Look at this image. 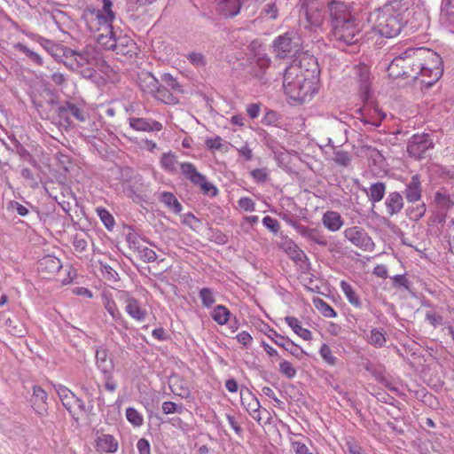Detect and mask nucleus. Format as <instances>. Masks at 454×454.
Masks as SVG:
<instances>
[{"mask_svg": "<svg viewBox=\"0 0 454 454\" xmlns=\"http://www.w3.org/2000/svg\"><path fill=\"white\" fill-rule=\"evenodd\" d=\"M98 44L106 50H112L116 54L121 55H128L134 48V42L129 36H117L114 29L110 35H101L98 39Z\"/></svg>", "mask_w": 454, "mask_h": 454, "instance_id": "nucleus-6", "label": "nucleus"}, {"mask_svg": "<svg viewBox=\"0 0 454 454\" xmlns=\"http://www.w3.org/2000/svg\"><path fill=\"white\" fill-rule=\"evenodd\" d=\"M138 253L140 259H142L144 262H153L157 259L156 253L149 247H145L140 248Z\"/></svg>", "mask_w": 454, "mask_h": 454, "instance_id": "nucleus-49", "label": "nucleus"}, {"mask_svg": "<svg viewBox=\"0 0 454 454\" xmlns=\"http://www.w3.org/2000/svg\"><path fill=\"white\" fill-rule=\"evenodd\" d=\"M287 253L289 256L294 260H301V255L303 254L302 251L294 244H292L288 247Z\"/></svg>", "mask_w": 454, "mask_h": 454, "instance_id": "nucleus-63", "label": "nucleus"}, {"mask_svg": "<svg viewBox=\"0 0 454 454\" xmlns=\"http://www.w3.org/2000/svg\"><path fill=\"white\" fill-rule=\"evenodd\" d=\"M328 12L333 27L336 24H341L353 18L348 6L340 1H331L328 4Z\"/></svg>", "mask_w": 454, "mask_h": 454, "instance_id": "nucleus-12", "label": "nucleus"}, {"mask_svg": "<svg viewBox=\"0 0 454 454\" xmlns=\"http://www.w3.org/2000/svg\"><path fill=\"white\" fill-rule=\"evenodd\" d=\"M119 442L117 439L108 434H101L95 439V448L101 453H114L117 451Z\"/></svg>", "mask_w": 454, "mask_h": 454, "instance_id": "nucleus-16", "label": "nucleus"}, {"mask_svg": "<svg viewBox=\"0 0 454 454\" xmlns=\"http://www.w3.org/2000/svg\"><path fill=\"white\" fill-rule=\"evenodd\" d=\"M33 396L36 400L41 401L43 403H45L48 398L47 393L41 387L35 386L33 388Z\"/></svg>", "mask_w": 454, "mask_h": 454, "instance_id": "nucleus-58", "label": "nucleus"}, {"mask_svg": "<svg viewBox=\"0 0 454 454\" xmlns=\"http://www.w3.org/2000/svg\"><path fill=\"white\" fill-rule=\"evenodd\" d=\"M62 268L60 260L51 254L43 256L38 263V270L44 278H50Z\"/></svg>", "mask_w": 454, "mask_h": 454, "instance_id": "nucleus-14", "label": "nucleus"}, {"mask_svg": "<svg viewBox=\"0 0 454 454\" xmlns=\"http://www.w3.org/2000/svg\"><path fill=\"white\" fill-rule=\"evenodd\" d=\"M239 207L246 212H253L255 209L254 201L248 197H241L238 200Z\"/></svg>", "mask_w": 454, "mask_h": 454, "instance_id": "nucleus-50", "label": "nucleus"}, {"mask_svg": "<svg viewBox=\"0 0 454 454\" xmlns=\"http://www.w3.org/2000/svg\"><path fill=\"white\" fill-rule=\"evenodd\" d=\"M322 223L328 231L335 232L341 229L344 221L339 212L328 210L322 216Z\"/></svg>", "mask_w": 454, "mask_h": 454, "instance_id": "nucleus-21", "label": "nucleus"}, {"mask_svg": "<svg viewBox=\"0 0 454 454\" xmlns=\"http://www.w3.org/2000/svg\"><path fill=\"white\" fill-rule=\"evenodd\" d=\"M307 239L311 240L320 246L327 245L326 237L324 235V233L320 230H318L317 228L310 229L309 235L307 237Z\"/></svg>", "mask_w": 454, "mask_h": 454, "instance_id": "nucleus-43", "label": "nucleus"}, {"mask_svg": "<svg viewBox=\"0 0 454 454\" xmlns=\"http://www.w3.org/2000/svg\"><path fill=\"white\" fill-rule=\"evenodd\" d=\"M279 372L287 379H294L297 371L294 366L287 360H281L278 365Z\"/></svg>", "mask_w": 454, "mask_h": 454, "instance_id": "nucleus-41", "label": "nucleus"}, {"mask_svg": "<svg viewBox=\"0 0 454 454\" xmlns=\"http://www.w3.org/2000/svg\"><path fill=\"white\" fill-rule=\"evenodd\" d=\"M320 69L317 59L302 53L286 69L283 79L285 94L298 103L309 102L319 91Z\"/></svg>", "mask_w": 454, "mask_h": 454, "instance_id": "nucleus-2", "label": "nucleus"}, {"mask_svg": "<svg viewBox=\"0 0 454 454\" xmlns=\"http://www.w3.org/2000/svg\"><path fill=\"white\" fill-rule=\"evenodd\" d=\"M387 340L383 331L377 328L372 329L368 336V342L375 348H381L385 345Z\"/></svg>", "mask_w": 454, "mask_h": 454, "instance_id": "nucleus-38", "label": "nucleus"}, {"mask_svg": "<svg viewBox=\"0 0 454 454\" xmlns=\"http://www.w3.org/2000/svg\"><path fill=\"white\" fill-rule=\"evenodd\" d=\"M102 10L88 6L82 14V19L88 29L93 34V36L98 43L99 37L105 35H110L113 28V21L115 14L113 12V3L111 0H102Z\"/></svg>", "mask_w": 454, "mask_h": 454, "instance_id": "nucleus-4", "label": "nucleus"}, {"mask_svg": "<svg viewBox=\"0 0 454 454\" xmlns=\"http://www.w3.org/2000/svg\"><path fill=\"white\" fill-rule=\"evenodd\" d=\"M126 418L134 427H141L144 424L143 415L132 407L126 409Z\"/></svg>", "mask_w": 454, "mask_h": 454, "instance_id": "nucleus-39", "label": "nucleus"}, {"mask_svg": "<svg viewBox=\"0 0 454 454\" xmlns=\"http://www.w3.org/2000/svg\"><path fill=\"white\" fill-rule=\"evenodd\" d=\"M251 176L257 183H263L268 179V173L264 168H256L251 171Z\"/></svg>", "mask_w": 454, "mask_h": 454, "instance_id": "nucleus-55", "label": "nucleus"}, {"mask_svg": "<svg viewBox=\"0 0 454 454\" xmlns=\"http://www.w3.org/2000/svg\"><path fill=\"white\" fill-rule=\"evenodd\" d=\"M235 338L238 340V342L241 344V346L245 348H248L249 347H251L253 343V337L247 331H242L239 333Z\"/></svg>", "mask_w": 454, "mask_h": 454, "instance_id": "nucleus-48", "label": "nucleus"}, {"mask_svg": "<svg viewBox=\"0 0 454 454\" xmlns=\"http://www.w3.org/2000/svg\"><path fill=\"white\" fill-rule=\"evenodd\" d=\"M340 286L348 302L355 308H361V300L353 286L345 280H341Z\"/></svg>", "mask_w": 454, "mask_h": 454, "instance_id": "nucleus-27", "label": "nucleus"}, {"mask_svg": "<svg viewBox=\"0 0 454 454\" xmlns=\"http://www.w3.org/2000/svg\"><path fill=\"white\" fill-rule=\"evenodd\" d=\"M159 200L162 202L166 207L174 211L175 213H179L182 210V206L178 202L176 197L168 192H163L160 194Z\"/></svg>", "mask_w": 454, "mask_h": 454, "instance_id": "nucleus-31", "label": "nucleus"}, {"mask_svg": "<svg viewBox=\"0 0 454 454\" xmlns=\"http://www.w3.org/2000/svg\"><path fill=\"white\" fill-rule=\"evenodd\" d=\"M262 13L270 20H276L278 16V10L276 4H267L262 10Z\"/></svg>", "mask_w": 454, "mask_h": 454, "instance_id": "nucleus-53", "label": "nucleus"}, {"mask_svg": "<svg viewBox=\"0 0 454 454\" xmlns=\"http://www.w3.org/2000/svg\"><path fill=\"white\" fill-rule=\"evenodd\" d=\"M301 8L305 12L308 23L314 27H320L325 20L323 6L316 1L300 0Z\"/></svg>", "mask_w": 454, "mask_h": 454, "instance_id": "nucleus-11", "label": "nucleus"}, {"mask_svg": "<svg viewBox=\"0 0 454 454\" xmlns=\"http://www.w3.org/2000/svg\"><path fill=\"white\" fill-rule=\"evenodd\" d=\"M161 82L168 85L175 92H183L182 86L177 80L168 73H164L160 76Z\"/></svg>", "mask_w": 454, "mask_h": 454, "instance_id": "nucleus-44", "label": "nucleus"}, {"mask_svg": "<svg viewBox=\"0 0 454 454\" xmlns=\"http://www.w3.org/2000/svg\"><path fill=\"white\" fill-rule=\"evenodd\" d=\"M415 14L413 4L393 2L371 12L368 21L382 36L392 38L399 35L403 24Z\"/></svg>", "mask_w": 454, "mask_h": 454, "instance_id": "nucleus-3", "label": "nucleus"}, {"mask_svg": "<svg viewBox=\"0 0 454 454\" xmlns=\"http://www.w3.org/2000/svg\"><path fill=\"white\" fill-rule=\"evenodd\" d=\"M334 161L341 166H348L350 161L349 155L345 152H337L334 156Z\"/></svg>", "mask_w": 454, "mask_h": 454, "instance_id": "nucleus-57", "label": "nucleus"}, {"mask_svg": "<svg viewBox=\"0 0 454 454\" xmlns=\"http://www.w3.org/2000/svg\"><path fill=\"white\" fill-rule=\"evenodd\" d=\"M54 389L62 402V404L69 412L73 411L75 405L80 406L79 403L81 401L76 398L74 394L67 387L60 384L54 385Z\"/></svg>", "mask_w": 454, "mask_h": 454, "instance_id": "nucleus-17", "label": "nucleus"}, {"mask_svg": "<svg viewBox=\"0 0 454 454\" xmlns=\"http://www.w3.org/2000/svg\"><path fill=\"white\" fill-rule=\"evenodd\" d=\"M426 205L425 203H420L416 207H411L408 210V216L411 220L419 221L422 218L426 213Z\"/></svg>", "mask_w": 454, "mask_h": 454, "instance_id": "nucleus-46", "label": "nucleus"}, {"mask_svg": "<svg viewBox=\"0 0 454 454\" xmlns=\"http://www.w3.org/2000/svg\"><path fill=\"white\" fill-rule=\"evenodd\" d=\"M387 72L393 78H411L421 90H427L442 77L443 64L441 56L433 50L411 48L395 57Z\"/></svg>", "mask_w": 454, "mask_h": 454, "instance_id": "nucleus-1", "label": "nucleus"}, {"mask_svg": "<svg viewBox=\"0 0 454 454\" xmlns=\"http://www.w3.org/2000/svg\"><path fill=\"white\" fill-rule=\"evenodd\" d=\"M67 113L81 122H84L87 120V114H85V112L76 105L67 104L66 107H61L59 109L60 117H62L64 114Z\"/></svg>", "mask_w": 454, "mask_h": 454, "instance_id": "nucleus-32", "label": "nucleus"}, {"mask_svg": "<svg viewBox=\"0 0 454 454\" xmlns=\"http://www.w3.org/2000/svg\"><path fill=\"white\" fill-rule=\"evenodd\" d=\"M364 111L365 112L364 116V122L370 123L376 127L380 126L381 121L386 117V114L376 106H366L364 107Z\"/></svg>", "mask_w": 454, "mask_h": 454, "instance_id": "nucleus-25", "label": "nucleus"}, {"mask_svg": "<svg viewBox=\"0 0 454 454\" xmlns=\"http://www.w3.org/2000/svg\"><path fill=\"white\" fill-rule=\"evenodd\" d=\"M434 201L441 209L449 210L454 206V201L446 191L440 190L434 194Z\"/></svg>", "mask_w": 454, "mask_h": 454, "instance_id": "nucleus-33", "label": "nucleus"}, {"mask_svg": "<svg viewBox=\"0 0 454 454\" xmlns=\"http://www.w3.org/2000/svg\"><path fill=\"white\" fill-rule=\"evenodd\" d=\"M261 112L260 104H251L247 107V113L251 119H256Z\"/></svg>", "mask_w": 454, "mask_h": 454, "instance_id": "nucleus-61", "label": "nucleus"}, {"mask_svg": "<svg viewBox=\"0 0 454 454\" xmlns=\"http://www.w3.org/2000/svg\"><path fill=\"white\" fill-rule=\"evenodd\" d=\"M262 223L267 229L271 231L273 233H277L280 229L279 223L276 219L269 215L263 217Z\"/></svg>", "mask_w": 454, "mask_h": 454, "instance_id": "nucleus-51", "label": "nucleus"}, {"mask_svg": "<svg viewBox=\"0 0 454 454\" xmlns=\"http://www.w3.org/2000/svg\"><path fill=\"white\" fill-rule=\"evenodd\" d=\"M15 48L19 50L20 51L25 53L27 57H29L35 63H36L39 66H43V59L42 57L37 54L36 52L31 51L28 49L26 45L22 43H17L15 45Z\"/></svg>", "mask_w": 454, "mask_h": 454, "instance_id": "nucleus-45", "label": "nucleus"}, {"mask_svg": "<svg viewBox=\"0 0 454 454\" xmlns=\"http://www.w3.org/2000/svg\"><path fill=\"white\" fill-rule=\"evenodd\" d=\"M129 126L137 131L154 132L160 131L163 126L160 122L146 118L132 117L129 120Z\"/></svg>", "mask_w": 454, "mask_h": 454, "instance_id": "nucleus-15", "label": "nucleus"}, {"mask_svg": "<svg viewBox=\"0 0 454 454\" xmlns=\"http://www.w3.org/2000/svg\"><path fill=\"white\" fill-rule=\"evenodd\" d=\"M276 345L285 348L288 352H290L292 355H295L294 351L288 349L286 347V342L290 343L292 346H294L296 348H299L298 345H296L293 340H291L288 337H285L276 332L275 330H270V333L267 335Z\"/></svg>", "mask_w": 454, "mask_h": 454, "instance_id": "nucleus-36", "label": "nucleus"}, {"mask_svg": "<svg viewBox=\"0 0 454 454\" xmlns=\"http://www.w3.org/2000/svg\"><path fill=\"white\" fill-rule=\"evenodd\" d=\"M285 321L288 326L292 328V330L302 340H312V333L309 329L302 327L298 318L294 317H286Z\"/></svg>", "mask_w": 454, "mask_h": 454, "instance_id": "nucleus-24", "label": "nucleus"}, {"mask_svg": "<svg viewBox=\"0 0 454 454\" xmlns=\"http://www.w3.org/2000/svg\"><path fill=\"white\" fill-rule=\"evenodd\" d=\"M160 167L167 172L174 174L177 171L178 161L172 153H164L160 157Z\"/></svg>", "mask_w": 454, "mask_h": 454, "instance_id": "nucleus-29", "label": "nucleus"}, {"mask_svg": "<svg viewBox=\"0 0 454 454\" xmlns=\"http://www.w3.org/2000/svg\"><path fill=\"white\" fill-rule=\"evenodd\" d=\"M319 353L324 361L329 365L336 364V357L333 355L332 349L327 344L324 343L321 346Z\"/></svg>", "mask_w": 454, "mask_h": 454, "instance_id": "nucleus-47", "label": "nucleus"}, {"mask_svg": "<svg viewBox=\"0 0 454 454\" xmlns=\"http://www.w3.org/2000/svg\"><path fill=\"white\" fill-rule=\"evenodd\" d=\"M217 10L224 17H234L239 13L242 0H215Z\"/></svg>", "mask_w": 454, "mask_h": 454, "instance_id": "nucleus-22", "label": "nucleus"}, {"mask_svg": "<svg viewBox=\"0 0 454 454\" xmlns=\"http://www.w3.org/2000/svg\"><path fill=\"white\" fill-rule=\"evenodd\" d=\"M156 0H128V8L131 11H137L139 8L152 4Z\"/></svg>", "mask_w": 454, "mask_h": 454, "instance_id": "nucleus-54", "label": "nucleus"}, {"mask_svg": "<svg viewBox=\"0 0 454 454\" xmlns=\"http://www.w3.org/2000/svg\"><path fill=\"white\" fill-rule=\"evenodd\" d=\"M137 82L142 91L153 94L158 88L159 81L148 71H141L137 74Z\"/></svg>", "mask_w": 454, "mask_h": 454, "instance_id": "nucleus-19", "label": "nucleus"}, {"mask_svg": "<svg viewBox=\"0 0 454 454\" xmlns=\"http://www.w3.org/2000/svg\"><path fill=\"white\" fill-rule=\"evenodd\" d=\"M105 309L111 315L114 320L119 322L121 324L125 323V319L119 310V308L115 301L108 297H106V301L104 302Z\"/></svg>", "mask_w": 454, "mask_h": 454, "instance_id": "nucleus-35", "label": "nucleus"}, {"mask_svg": "<svg viewBox=\"0 0 454 454\" xmlns=\"http://www.w3.org/2000/svg\"><path fill=\"white\" fill-rule=\"evenodd\" d=\"M137 448L139 454H151L150 443L145 438H141L137 441Z\"/></svg>", "mask_w": 454, "mask_h": 454, "instance_id": "nucleus-56", "label": "nucleus"}, {"mask_svg": "<svg viewBox=\"0 0 454 454\" xmlns=\"http://www.w3.org/2000/svg\"><path fill=\"white\" fill-rule=\"evenodd\" d=\"M156 99L168 104L176 105L178 103V98L166 87L158 83V88L152 94Z\"/></svg>", "mask_w": 454, "mask_h": 454, "instance_id": "nucleus-26", "label": "nucleus"}, {"mask_svg": "<svg viewBox=\"0 0 454 454\" xmlns=\"http://www.w3.org/2000/svg\"><path fill=\"white\" fill-rule=\"evenodd\" d=\"M162 411L165 414H172L176 411V404L174 402L167 401L162 403Z\"/></svg>", "mask_w": 454, "mask_h": 454, "instance_id": "nucleus-64", "label": "nucleus"}, {"mask_svg": "<svg viewBox=\"0 0 454 454\" xmlns=\"http://www.w3.org/2000/svg\"><path fill=\"white\" fill-rule=\"evenodd\" d=\"M211 317L218 325H223L229 321L231 312L225 306L217 305L214 308Z\"/></svg>", "mask_w": 454, "mask_h": 454, "instance_id": "nucleus-34", "label": "nucleus"}, {"mask_svg": "<svg viewBox=\"0 0 454 454\" xmlns=\"http://www.w3.org/2000/svg\"><path fill=\"white\" fill-rule=\"evenodd\" d=\"M182 174L194 185L198 186L200 191L208 196L215 197L218 193L217 188L207 177L200 173L194 164L191 162H184L180 164Z\"/></svg>", "mask_w": 454, "mask_h": 454, "instance_id": "nucleus-5", "label": "nucleus"}, {"mask_svg": "<svg viewBox=\"0 0 454 454\" xmlns=\"http://www.w3.org/2000/svg\"><path fill=\"white\" fill-rule=\"evenodd\" d=\"M443 10L450 21L454 23V0H445Z\"/></svg>", "mask_w": 454, "mask_h": 454, "instance_id": "nucleus-59", "label": "nucleus"}, {"mask_svg": "<svg viewBox=\"0 0 454 454\" xmlns=\"http://www.w3.org/2000/svg\"><path fill=\"white\" fill-rule=\"evenodd\" d=\"M385 193L386 185L381 182L372 184L367 192L368 198L372 201V205L380 202L384 198Z\"/></svg>", "mask_w": 454, "mask_h": 454, "instance_id": "nucleus-30", "label": "nucleus"}, {"mask_svg": "<svg viewBox=\"0 0 454 454\" xmlns=\"http://www.w3.org/2000/svg\"><path fill=\"white\" fill-rule=\"evenodd\" d=\"M123 294L125 296L124 309L127 314L137 322H144L147 317L146 309L142 306L138 300L130 296L128 293L123 292Z\"/></svg>", "mask_w": 454, "mask_h": 454, "instance_id": "nucleus-13", "label": "nucleus"}, {"mask_svg": "<svg viewBox=\"0 0 454 454\" xmlns=\"http://www.w3.org/2000/svg\"><path fill=\"white\" fill-rule=\"evenodd\" d=\"M200 297L204 307L209 308L215 302L214 291L210 288H202L200 291Z\"/></svg>", "mask_w": 454, "mask_h": 454, "instance_id": "nucleus-42", "label": "nucleus"}, {"mask_svg": "<svg viewBox=\"0 0 454 454\" xmlns=\"http://www.w3.org/2000/svg\"><path fill=\"white\" fill-rule=\"evenodd\" d=\"M96 364L103 372H108L113 368V362L109 359V353L106 348L97 349Z\"/></svg>", "mask_w": 454, "mask_h": 454, "instance_id": "nucleus-28", "label": "nucleus"}, {"mask_svg": "<svg viewBox=\"0 0 454 454\" xmlns=\"http://www.w3.org/2000/svg\"><path fill=\"white\" fill-rule=\"evenodd\" d=\"M343 234L344 237L354 246L364 251H372L374 248L372 239L368 233L360 227L353 226L347 228Z\"/></svg>", "mask_w": 454, "mask_h": 454, "instance_id": "nucleus-10", "label": "nucleus"}, {"mask_svg": "<svg viewBox=\"0 0 454 454\" xmlns=\"http://www.w3.org/2000/svg\"><path fill=\"white\" fill-rule=\"evenodd\" d=\"M96 211L104 225L108 230H112L115 224V221L111 213L107 209L102 207H98Z\"/></svg>", "mask_w": 454, "mask_h": 454, "instance_id": "nucleus-40", "label": "nucleus"}, {"mask_svg": "<svg viewBox=\"0 0 454 454\" xmlns=\"http://www.w3.org/2000/svg\"><path fill=\"white\" fill-rule=\"evenodd\" d=\"M434 147V143L427 134L414 135L407 146L410 156L419 160L425 158L429 150Z\"/></svg>", "mask_w": 454, "mask_h": 454, "instance_id": "nucleus-9", "label": "nucleus"}, {"mask_svg": "<svg viewBox=\"0 0 454 454\" xmlns=\"http://www.w3.org/2000/svg\"><path fill=\"white\" fill-rule=\"evenodd\" d=\"M313 305L325 317L333 318L337 316L336 311L321 298H314Z\"/></svg>", "mask_w": 454, "mask_h": 454, "instance_id": "nucleus-37", "label": "nucleus"}, {"mask_svg": "<svg viewBox=\"0 0 454 454\" xmlns=\"http://www.w3.org/2000/svg\"><path fill=\"white\" fill-rule=\"evenodd\" d=\"M188 59L195 66H203L205 64L204 56L201 53H190Z\"/></svg>", "mask_w": 454, "mask_h": 454, "instance_id": "nucleus-62", "label": "nucleus"}, {"mask_svg": "<svg viewBox=\"0 0 454 454\" xmlns=\"http://www.w3.org/2000/svg\"><path fill=\"white\" fill-rule=\"evenodd\" d=\"M422 188L419 175L411 176V181L406 184L404 196L408 202H417L421 199Z\"/></svg>", "mask_w": 454, "mask_h": 454, "instance_id": "nucleus-20", "label": "nucleus"}, {"mask_svg": "<svg viewBox=\"0 0 454 454\" xmlns=\"http://www.w3.org/2000/svg\"><path fill=\"white\" fill-rule=\"evenodd\" d=\"M289 224L302 237L306 238L309 235V232L311 228L301 225L296 222H289Z\"/></svg>", "mask_w": 454, "mask_h": 454, "instance_id": "nucleus-60", "label": "nucleus"}, {"mask_svg": "<svg viewBox=\"0 0 454 454\" xmlns=\"http://www.w3.org/2000/svg\"><path fill=\"white\" fill-rule=\"evenodd\" d=\"M293 51L291 37L288 34L278 36L273 42V51L279 59L286 58Z\"/></svg>", "mask_w": 454, "mask_h": 454, "instance_id": "nucleus-18", "label": "nucleus"}, {"mask_svg": "<svg viewBox=\"0 0 454 454\" xmlns=\"http://www.w3.org/2000/svg\"><path fill=\"white\" fill-rule=\"evenodd\" d=\"M385 206L389 216L398 214L403 207V196L397 192H390L385 200Z\"/></svg>", "mask_w": 454, "mask_h": 454, "instance_id": "nucleus-23", "label": "nucleus"}, {"mask_svg": "<svg viewBox=\"0 0 454 454\" xmlns=\"http://www.w3.org/2000/svg\"><path fill=\"white\" fill-rule=\"evenodd\" d=\"M240 402L248 414L258 423L262 420V414L267 413L266 409L261 407L257 397L246 387L240 388Z\"/></svg>", "mask_w": 454, "mask_h": 454, "instance_id": "nucleus-8", "label": "nucleus"}, {"mask_svg": "<svg viewBox=\"0 0 454 454\" xmlns=\"http://www.w3.org/2000/svg\"><path fill=\"white\" fill-rule=\"evenodd\" d=\"M361 30L360 21L352 18L341 24L334 25L333 27V35L337 41L352 44L357 41V36Z\"/></svg>", "mask_w": 454, "mask_h": 454, "instance_id": "nucleus-7", "label": "nucleus"}, {"mask_svg": "<svg viewBox=\"0 0 454 454\" xmlns=\"http://www.w3.org/2000/svg\"><path fill=\"white\" fill-rule=\"evenodd\" d=\"M205 145L208 149L211 150H221L223 144L221 137L216 136L215 137H207L205 140Z\"/></svg>", "mask_w": 454, "mask_h": 454, "instance_id": "nucleus-52", "label": "nucleus"}]
</instances>
